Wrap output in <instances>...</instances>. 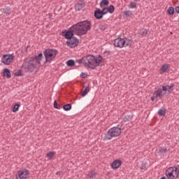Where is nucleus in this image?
Returning <instances> with one entry per match:
<instances>
[{"label":"nucleus","mask_w":179,"mask_h":179,"mask_svg":"<svg viewBox=\"0 0 179 179\" xmlns=\"http://www.w3.org/2000/svg\"><path fill=\"white\" fill-rule=\"evenodd\" d=\"M126 118H127V121H131V120H132V117L129 115L126 116Z\"/></svg>","instance_id":"37"},{"label":"nucleus","mask_w":179,"mask_h":179,"mask_svg":"<svg viewBox=\"0 0 179 179\" xmlns=\"http://www.w3.org/2000/svg\"><path fill=\"white\" fill-rule=\"evenodd\" d=\"M67 66H73L75 65V61L70 59L66 62Z\"/></svg>","instance_id":"27"},{"label":"nucleus","mask_w":179,"mask_h":179,"mask_svg":"<svg viewBox=\"0 0 179 179\" xmlns=\"http://www.w3.org/2000/svg\"><path fill=\"white\" fill-rule=\"evenodd\" d=\"M3 76H5L6 78H10L11 75H10V71H9V69H4Z\"/></svg>","instance_id":"18"},{"label":"nucleus","mask_w":179,"mask_h":179,"mask_svg":"<svg viewBox=\"0 0 179 179\" xmlns=\"http://www.w3.org/2000/svg\"><path fill=\"white\" fill-rule=\"evenodd\" d=\"M37 66H38V64L32 57L25 59L22 66V69H24L25 72H33Z\"/></svg>","instance_id":"4"},{"label":"nucleus","mask_w":179,"mask_h":179,"mask_svg":"<svg viewBox=\"0 0 179 179\" xmlns=\"http://www.w3.org/2000/svg\"><path fill=\"white\" fill-rule=\"evenodd\" d=\"M174 10L176 13H179V6L176 7Z\"/></svg>","instance_id":"36"},{"label":"nucleus","mask_w":179,"mask_h":179,"mask_svg":"<svg viewBox=\"0 0 179 179\" xmlns=\"http://www.w3.org/2000/svg\"><path fill=\"white\" fill-rule=\"evenodd\" d=\"M72 108V106L69 103L66 104L63 106V110H64V111H69V110H71Z\"/></svg>","instance_id":"20"},{"label":"nucleus","mask_w":179,"mask_h":179,"mask_svg":"<svg viewBox=\"0 0 179 179\" xmlns=\"http://www.w3.org/2000/svg\"><path fill=\"white\" fill-rule=\"evenodd\" d=\"M41 58H43V53H40L38 56L32 57V59H34V61H35L38 65H40L41 62Z\"/></svg>","instance_id":"15"},{"label":"nucleus","mask_w":179,"mask_h":179,"mask_svg":"<svg viewBox=\"0 0 179 179\" xmlns=\"http://www.w3.org/2000/svg\"><path fill=\"white\" fill-rule=\"evenodd\" d=\"M92 29V22L90 21H82L73 24L71 28L70 31H67L64 34V37L67 40L73 38V33L77 36H84Z\"/></svg>","instance_id":"1"},{"label":"nucleus","mask_w":179,"mask_h":179,"mask_svg":"<svg viewBox=\"0 0 179 179\" xmlns=\"http://www.w3.org/2000/svg\"><path fill=\"white\" fill-rule=\"evenodd\" d=\"M173 90H174V84L163 85L162 88H159L153 92L151 100L152 101L161 100L164 96H166V94H170Z\"/></svg>","instance_id":"3"},{"label":"nucleus","mask_w":179,"mask_h":179,"mask_svg":"<svg viewBox=\"0 0 179 179\" xmlns=\"http://www.w3.org/2000/svg\"><path fill=\"white\" fill-rule=\"evenodd\" d=\"M14 58H15V56L13 55V54L12 55L6 54L1 57V62L4 65H10V64L13 62Z\"/></svg>","instance_id":"8"},{"label":"nucleus","mask_w":179,"mask_h":179,"mask_svg":"<svg viewBox=\"0 0 179 179\" xmlns=\"http://www.w3.org/2000/svg\"><path fill=\"white\" fill-rule=\"evenodd\" d=\"M141 169H142V170H145V169H146V166H143L141 167Z\"/></svg>","instance_id":"40"},{"label":"nucleus","mask_w":179,"mask_h":179,"mask_svg":"<svg viewBox=\"0 0 179 179\" xmlns=\"http://www.w3.org/2000/svg\"><path fill=\"white\" fill-rule=\"evenodd\" d=\"M94 17L98 20L103 19V13H101V10H100V8H98L94 11Z\"/></svg>","instance_id":"13"},{"label":"nucleus","mask_w":179,"mask_h":179,"mask_svg":"<svg viewBox=\"0 0 179 179\" xmlns=\"http://www.w3.org/2000/svg\"><path fill=\"white\" fill-rule=\"evenodd\" d=\"M124 16L127 17H129V16H132V11L128 10L124 12Z\"/></svg>","instance_id":"26"},{"label":"nucleus","mask_w":179,"mask_h":179,"mask_svg":"<svg viewBox=\"0 0 179 179\" xmlns=\"http://www.w3.org/2000/svg\"><path fill=\"white\" fill-rule=\"evenodd\" d=\"M86 76H87L86 73H81V77L82 78H86Z\"/></svg>","instance_id":"38"},{"label":"nucleus","mask_w":179,"mask_h":179,"mask_svg":"<svg viewBox=\"0 0 179 179\" xmlns=\"http://www.w3.org/2000/svg\"><path fill=\"white\" fill-rule=\"evenodd\" d=\"M103 61L101 56H94L92 55H87L82 59L77 60L79 64H83L85 66H88L91 69H94L96 66H99Z\"/></svg>","instance_id":"2"},{"label":"nucleus","mask_w":179,"mask_h":179,"mask_svg":"<svg viewBox=\"0 0 179 179\" xmlns=\"http://www.w3.org/2000/svg\"><path fill=\"white\" fill-rule=\"evenodd\" d=\"M169 15H174V8L169 7L167 10Z\"/></svg>","instance_id":"29"},{"label":"nucleus","mask_w":179,"mask_h":179,"mask_svg":"<svg viewBox=\"0 0 179 179\" xmlns=\"http://www.w3.org/2000/svg\"><path fill=\"white\" fill-rule=\"evenodd\" d=\"M30 174V171L27 169H22L20 171H18L17 176L16 177L17 179H26L27 177H29V175Z\"/></svg>","instance_id":"9"},{"label":"nucleus","mask_w":179,"mask_h":179,"mask_svg":"<svg viewBox=\"0 0 179 179\" xmlns=\"http://www.w3.org/2000/svg\"><path fill=\"white\" fill-rule=\"evenodd\" d=\"M3 13H5L6 15H9V13H10V8H4V9L3 10Z\"/></svg>","instance_id":"32"},{"label":"nucleus","mask_w":179,"mask_h":179,"mask_svg":"<svg viewBox=\"0 0 179 179\" xmlns=\"http://www.w3.org/2000/svg\"><path fill=\"white\" fill-rule=\"evenodd\" d=\"M132 40L129 38L124 39V47H131L132 45Z\"/></svg>","instance_id":"17"},{"label":"nucleus","mask_w":179,"mask_h":179,"mask_svg":"<svg viewBox=\"0 0 179 179\" xmlns=\"http://www.w3.org/2000/svg\"><path fill=\"white\" fill-rule=\"evenodd\" d=\"M90 91V88H89V87H87L85 90L82 92L81 96L83 97H85V96H86V94H87V93H89Z\"/></svg>","instance_id":"21"},{"label":"nucleus","mask_w":179,"mask_h":179,"mask_svg":"<svg viewBox=\"0 0 179 179\" xmlns=\"http://www.w3.org/2000/svg\"><path fill=\"white\" fill-rule=\"evenodd\" d=\"M165 176L168 179L178 178L179 171L177 167L171 166L166 171Z\"/></svg>","instance_id":"7"},{"label":"nucleus","mask_w":179,"mask_h":179,"mask_svg":"<svg viewBox=\"0 0 179 179\" xmlns=\"http://www.w3.org/2000/svg\"><path fill=\"white\" fill-rule=\"evenodd\" d=\"M66 45L70 48H75L79 45V40L76 37L71 38L66 41Z\"/></svg>","instance_id":"10"},{"label":"nucleus","mask_w":179,"mask_h":179,"mask_svg":"<svg viewBox=\"0 0 179 179\" xmlns=\"http://www.w3.org/2000/svg\"><path fill=\"white\" fill-rule=\"evenodd\" d=\"M88 177L90 178H94V177H96V171H91L89 173H88Z\"/></svg>","instance_id":"24"},{"label":"nucleus","mask_w":179,"mask_h":179,"mask_svg":"<svg viewBox=\"0 0 179 179\" xmlns=\"http://www.w3.org/2000/svg\"><path fill=\"white\" fill-rule=\"evenodd\" d=\"M158 114L159 115L163 116L166 115V110H162V109H159L158 111Z\"/></svg>","instance_id":"31"},{"label":"nucleus","mask_w":179,"mask_h":179,"mask_svg":"<svg viewBox=\"0 0 179 179\" xmlns=\"http://www.w3.org/2000/svg\"><path fill=\"white\" fill-rule=\"evenodd\" d=\"M43 54L46 62H52V61H54V59H55V57L58 54V50L55 49H46L44 51Z\"/></svg>","instance_id":"6"},{"label":"nucleus","mask_w":179,"mask_h":179,"mask_svg":"<svg viewBox=\"0 0 179 179\" xmlns=\"http://www.w3.org/2000/svg\"><path fill=\"white\" fill-rule=\"evenodd\" d=\"M85 6V4L83 1H79L76 5V9L77 10H82Z\"/></svg>","instance_id":"14"},{"label":"nucleus","mask_w":179,"mask_h":179,"mask_svg":"<svg viewBox=\"0 0 179 179\" xmlns=\"http://www.w3.org/2000/svg\"><path fill=\"white\" fill-rule=\"evenodd\" d=\"M108 13H114V6L110 5L108 8H107Z\"/></svg>","instance_id":"25"},{"label":"nucleus","mask_w":179,"mask_h":179,"mask_svg":"<svg viewBox=\"0 0 179 179\" xmlns=\"http://www.w3.org/2000/svg\"><path fill=\"white\" fill-rule=\"evenodd\" d=\"M54 155H55V152L52 151V152H49L46 154V156L48 158H49L50 159H52V157H54Z\"/></svg>","instance_id":"22"},{"label":"nucleus","mask_w":179,"mask_h":179,"mask_svg":"<svg viewBox=\"0 0 179 179\" xmlns=\"http://www.w3.org/2000/svg\"><path fill=\"white\" fill-rule=\"evenodd\" d=\"M103 16V15H107V13H108V10L107 8H104L102 10H101Z\"/></svg>","instance_id":"33"},{"label":"nucleus","mask_w":179,"mask_h":179,"mask_svg":"<svg viewBox=\"0 0 179 179\" xmlns=\"http://www.w3.org/2000/svg\"><path fill=\"white\" fill-rule=\"evenodd\" d=\"M159 155H161V156H165V155L167 153V148H160L159 150Z\"/></svg>","instance_id":"19"},{"label":"nucleus","mask_w":179,"mask_h":179,"mask_svg":"<svg viewBox=\"0 0 179 179\" xmlns=\"http://www.w3.org/2000/svg\"><path fill=\"white\" fill-rule=\"evenodd\" d=\"M115 47H117L118 48H123L125 45V39L117 38L114 41Z\"/></svg>","instance_id":"11"},{"label":"nucleus","mask_w":179,"mask_h":179,"mask_svg":"<svg viewBox=\"0 0 179 179\" xmlns=\"http://www.w3.org/2000/svg\"><path fill=\"white\" fill-rule=\"evenodd\" d=\"M20 73H22V71H18L17 73V76H20Z\"/></svg>","instance_id":"39"},{"label":"nucleus","mask_w":179,"mask_h":179,"mask_svg":"<svg viewBox=\"0 0 179 179\" xmlns=\"http://www.w3.org/2000/svg\"><path fill=\"white\" fill-rule=\"evenodd\" d=\"M169 71V64H163L160 69L159 73H166Z\"/></svg>","instance_id":"16"},{"label":"nucleus","mask_w":179,"mask_h":179,"mask_svg":"<svg viewBox=\"0 0 179 179\" xmlns=\"http://www.w3.org/2000/svg\"><path fill=\"white\" fill-rule=\"evenodd\" d=\"M134 1H138V0H134Z\"/></svg>","instance_id":"41"},{"label":"nucleus","mask_w":179,"mask_h":179,"mask_svg":"<svg viewBox=\"0 0 179 179\" xmlns=\"http://www.w3.org/2000/svg\"><path fill=\"white\" fill-rule=\"evenodd\" d=\"M141 36H147L148 35V30L143 29L141 31Z\"/></svg>","instance_id":"34"},{"label":"nucleus","mask_w":179,"mask_h":179,"mask_svg":"<svg viewBox=\"0 0 179 179\" xmlns=\"http://www.w3.org/2000/svg\"><path fill=\"white\" fill-rule=\"evenodd\" d=\"M108 3H109L108 0H102L100 2V6L101 8H103V5H104L105 6H107Z\"/></svg>","instance_id":"23"},{"label":"nucleus","mask_w":179,"mask_h":179,"mask_svg":"<svg viewBox=\"0 0 179 179\" xmlns=\"http://www.w3.org/2000/svg\"><path fill=\"white\" fill-rule=\"evenodd\" d=\"M54 108H58V103H57V101H54Z\"/></svg>","instance_id":"35"},{"label":"nucleus","mask_w":179,"mask_h":179,"mask_svg":"<svg viewBox=\"0 0 179 179\" xmlns=\"http://www.w3.org/2000/svg\"><path fill=\"white\" fill-rule=\"evenodd\" d=\"M19 107H20V106L17 103L14 105V106L13 108V113H16V112L19 111Z\"/></svg>","instance_id":"28"},{"label":"nucleus","mask_w":179,"mask_h":179,"mask_svg":"<svg viewBox=\"0 0 179 179\" xmlns=\"http://www.w3.org/2000/svg\"><path fill=\"white\" fill-rule=\"evenodd\" d=\"M122 162L119 159L114 160L113 163L111 164V168L113 170H117V169H120L121 166Z\"/></svg>","instance_id":"12"},{"label":"nucleus","mask_w":179,"mask_h":179,"mask_svg":"<svg viewBox=\"0 0 179 179\" xmlns=\"http://www.w3.org/2000/svg\"><path fill=\"white\" fill-rule=\"evenodd\" d=\"M129 8H130V9H135V8H136V3L135 2H131Z\"/></svg>","instance_id":"30"},{"label":"nucleus","mask_w":179,"mask_h":179,"mask_svg":"<svg viewBox=\"0 0 179 179\" xmlns=\"http://www.w3.org/2000/svg\"><path fill=\"white\" fill-rule=\"evenodd\" d=\"M120 135H121V128L113 127L108 131V133L105 135V139L106 141H111L113 138H117Z\"/></svg>","instance_id":"5"}]
</instances>
